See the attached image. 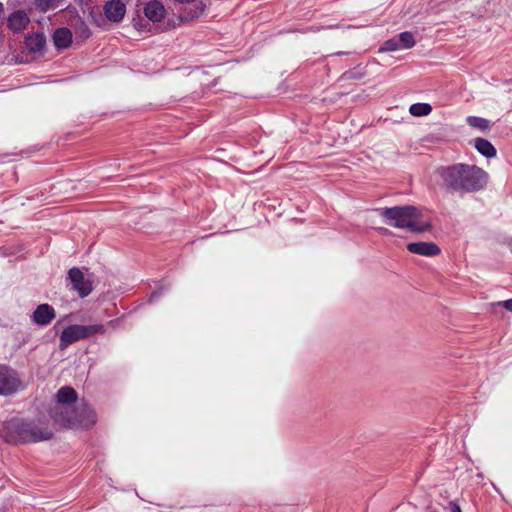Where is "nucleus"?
Instances as JSON below:
<instances>
[{"instance_id": "nucleus-16", "label": "nucleus", "mask_w": 512, "mask_h": 512, "mask_svg": "<svg viewBox=\"0 0 512 512\" xmlns=\"http://www.w3.org/2000/svg\"><path fill=\"white\" fill-rule=\"evenodd\" d=\"M70 415H75L82 418H88L89 416L93 419V422L89 425H83L84 427H89L95 423V414L94 411L87 406L86 404L82 403L77 406V410L71 412Z\"/></svg>"}, {"instance_id": "nucleus-17", "label": "nucleus", "mask_w": 512, "mask_h": 512, "mask_svg": "<svg viewBox=\"0 0 512 512\" xmlns=\"http://www.w3.org/2000/svg\"><path fill=\"white\" fill-rule=\"evenodd\" d=\"M432 107L428 103H415L409 108V112L416 117L427 116L431 113Z\"/></svg>"}, {"instance_id": "nucleus-4", "label": "nucleus", "mask_w": 512, "mask_h": 512, "mask_svg": "<svg viewBox=\"0 0 512 512\" xmlns=\"http://www.w3.org/2000/svg\"><path fill=\"white\" fill-rule=\"evenodd\" d=\"M13 429L20 440L24 442H40L53 438V431L41 421L21 420L13 424Z\"/></svg>"}, {"instance_id": "nucleus-1", "label": "nucleus", "mask_w": 512, "mask_h": 512, "mask_svg": "<svg viewBox=\"0 0 512 512\" xmlns=\"http://www.w3.org/2000/svg\"><path fill=\"white\" fill-rule=\"evenodd\" d=\"M447 189L452 191L475 192L483 189L487 183V173L468 164H454L438 170Z\"/></svg>"}, {"instance_id": "nucleus-3", "label": "nucleus", "mask_w": 512, "mask_h": 512, "mask_svg": "<svg viewBox=\"0 0 512 512\" xmlns=\"http://www.w3.org/2000/svg\"><path fill=\"white\" fill-rule=\"evenodd\" d=\"M56 400L57 403L55 407L50 411L51 417L56 422L68 427L89 425L93 422L90 416L88 418H82L70 415L71 405L77 400V393L72 387L65 386L60 388L56 394Z\"/></svg>"}, {"instance_id": "nucleus-24", "label": "nucleus", "mask_w": 512, "mask_h": 512, "mask_svg": "<svg viewBox=\"0 0 512 512\" xmlns=\"http://www.w3.org/2000/svg\"><path fill=\"white\" fill-rule=\"evenodd\" d=\"M451 512H462L459 505L453 503L451 507Z\"/></svg>"}, {"instance_id": "nucleus-9", "label": "nucleus", "mask_w": 512, "mask_h": 512, "mask_svg": "<svg viewBox=\"0 0 512 512\" xmlns=\"http://www.w3.org/2000/svg\"><path fill=\"white\" fill-rule=\"evenodd\" d=\"M409 252L421 256L432 257L440 253V248L432 242H414L407 245Z\"/></svg>"}, {"instance_id": "nucleus-22", "label": "nucleus", "mask_w": 512, "mask_h": 512, "mask_svg": "<svg viewBox=\"0 0 512 512\" xmlns=\"http://www.w3.org/2000/svg\"><path fill=\"white\" fill-rule=\"evenodd\" d=\"M55 2L56 0H36L35 5L40 11L45 12L56 7Z\"/></svg>"}, {"instance_id": "nucleus-10", "label": "nucleus", "mask_w": 512, "mask_h": 512, "mask_svg": "<svg viewBox=\"0 0 512 512\" xmlns=\"http://www.w3.org/2000/svg\"><path fill=\"white\" fill-rule=\"evenodd\" d=\"M104 10L109 20L119 22L125 15L126 7L120 0H112L105 5Z\"/></svg>"}, {"instance_id": "nucleus-19", "label": "nucleus", "mask_w": 512, "mask_h": 512, "mask_svg": "<svg viewBox=\"0 0 512 512\" xmlns=\"http://www.w3.org/2000/svg\"><path fill=\"white\" fill-rule=\"evenodd\" d=\"M467 123L471 127L477 128L482 131L488 130L490 128V122L487 119L477 116H469L467 118Z\"/></svg>"}, {"instance_id": "nucleus-8", "label": "nucleus", "mask_w": 512, "mask_h": 512, "mask_svg": "<svg viewBox=\"0 0 512 512\" xmlns=\"http://www.w3.org/2000/svg\"><path fill=\"white\" fill-rule=\"evenodd\" d=\"M56 316L55 310L49 304H40L32 314V321L40 326L48 325Z\"/></svg>"}, {"instance_id": "nucleus-20", "label": "nucleus", "mask_w": 512, "mask_h": 512, "mask_svg": "<svg viewBox=\"0 0 512 512\" xmlns=\"http://www.w3.org/2000/svg\"><path fill=\"white\" fill-rule=\"evenodd\" d=\"M83 332L85 334V338H89L96 334L103 335L106 332V329L103 324L83 325Z\"/></svg>"}, {"instance_id": "nucleus-13", "label": "nucleus", "mask_w": 512, "mask_h": 512, "mask_svg": "<svg viewBox=\"0 0 512 512\" xmlns=\"http://www.w3.org/2000/svg\"><path fill=\"white\" fill-rule=\"evenodd\" d=\"M53 41L57 48H68L72 42V33L68 28H58L54 32Z\"/></svg>"}, {"instance_id": "nucleus-25", "label": "nucleus", "mask_w": 512, "mask_h": 512, "mask_svg": "<svg viewBox=\"0 0 512 512\" xmlns=\"http://www.w3.org/2000/svg\"><path fill=\"white\" fill-rule=\"evenodd\" d=\"M203 10L204 8H200L198 11H196L193 15H192V18H197L199 17L202 13H203Z\"/></svg>"}, {"instance_id": "nucleus-15", "label": "nucleus", "mask_w": 512, "mask_h": 512, "mask_svg": "<svg viewBox=\"0 0 512 512\" xmlns=\"http://www.w3.org/2000/svg\"><path fill=\"white\" fill-rule=\"evenodd\" d=\"M475 148L478 150L479 153H481L487 158H491L496 155L495 147L486 139H475Z\"/></svg>"}, {"instance_id": "nucleus-21", "label": "nucleus", "mask_w": 512, "mask_h": 512, "mask_svg": "<svg viewBox=\"0 0 512 512\" xmlns=\"http://www.w3.org/2000/svg\"><path fill=\"white\" fill-rule=\"evenodd\" d=\"M398 49H401V47L399 45V42H398V39L397 38H392V39L387 40L383 44V46L380 48V51L388 52V51H395V50H398Z\"/></svg>"}, {"instance_id": "nucleus-14", "label": "nucleus", "mask_w": 512, "mask_h": 512, "mask_svg": "<svg viewBox=\"0 0 512 512\" xmlns=\"http://www.w3.org/2000/svg\"><path fill=\"white\" fill-rule=\"evenodd\" d=\"M46 43V38L42 33H35L26 37L25 44L29 51H41Z\"/></svg>"}, {"instance_id": "nucleus-23", "label": "nucleus", "mask_w": 512, "mask_h": 512, "mask_svg": "<svg viewBox=\"0 0 512 512\" xmlns=\"http://www.w3.org/2000/svg\"><path fill=\"white\" fill-rule=\"evenodd\" d=\"M493 305L503 306L506 310L512 312V299H508L505 301H499L497 303H494Z\"/></svg>"}, {"instance_id": "nucleus-26", "label": "nucleus", "mask_w": 512, "mask_h": 512, "mask_svg": "<svg viewBox=\"0 0 512 512\" xmlns=\"http://www.w3.org/2000/svg\"><path fill=\"white\" fill-rule=\"evenodd\" d=\"M378 231H379L380 233H382V234H389V233H390V232H389V230H388V229H386V228H378Z\"/></svg>"}, {"instance_id": "nucleus-12", "label": "nucleus", "mask_w": 512, "mask_h": 512, "mask_svg": "<svg viewBox=\"0 0 512 512\" xmlns=\"http://www.w3.org/2000/svg\"><path fill=\"white\" fill-rule=\"evenodd\" d=\"M29 21V17L24 11L17 10L9 16L8 27L14 32H21L26 28Z\"/></svg>"}, {"instance_id": "nucleus-27", "label": "nucleus", "mask_w": 512, "mask_h": 512, "mask_svg": "<svg viewBox=\"0 0 512 512\" xmlns=\"http://www.w3.org/2000/svg\"><path fill=\"white\" fill-rule=\"evenodd\" d=\"M84 31H85V37H88L89 36V30L87 27H84Z\"/></svg>"}, {"instance_id": "nucleus-7", "label": "nucleus", "mask_w": 512, "mask_h": 512, "mask_svg": "<svg viewBox=\"0 0 512 512\" xmlns=\"http://www.w3.org/2000/svg\"><path fill=\"white\" fill-rule=\"evenodd\" d=\"M82 339H86L85 334L83 332V325H70L61 332L59 348L61 350H64L69 345Z\"/></svg>"}, {"instance_id": "nucleus-5", "label": "nucleus", "mask_w": 512, "mask_h": 512, "mask_svg": "<svg viewBox=\"0 0 512 512\" xmlns=\"http://www.w3.org/2000/svg\"><path fill=\"white\" fill-rule=\"evenodd\" d=\"M20 380L16 371L1 365L0 366V395H11L20 387Z\"/></svg>"}, {"instance_id": "nucleus-6", "label": "nucleus", "mask_w": 512, "mask_h": 512, "mask_svg": "<svg viewBox=\"0 0 512 512\" xmlns=\"http://www.w3.org/2000/svg\"><path fill=\"white\" fill-rule=\"evenodd\" d=\"M68 278L72 283L73 289L78 292L81 298L88 296L92 292V282L85 279L83 272L73 267L68 272Z\"/></svg>"}, {"instance_id": "nucleus-2", "label": "nucleus", "mask_w": 512, "mask_h": 512, "mask_svg": "<svg viewBox=\"0 0 512 512\" xmlns=\"http://www.w3.org/2000/svg\"><path fill=\"white\" fill-rule=\"evenodd\" d=\"M376 211L387 224L396 228H406L413 233L429 231L432 227L429 220L423 219L422 211L412 205L379 208Z\"/></svg>"}, {"instance_id": "nucleus-18", "label": "nucleus", "mask_w": 512, "mask_h": 512, "mask_svg": "<svg viewBox=\"0 0 512 512\" xmlns=\"http://www.w3.org/2000/svg\"><path fill=\"white\" fill-rule=\"evenodd\" d=\"M397 39L401 49H409L415 45V38L411 32H402Z\"/></svg>"}, {"instance_id": "nucleus-11", "label": "nucleus", "mask_w": 512, "mask_h": 512, "mask_svg": "<svg viewBox=\"0 0 512 512\" xmlns=\"http://www.w3.org/2000/svg\"><path fill=\"white\" fill-rule=\"evenodd\" d=\"M164 5L157 0L149 1L144 7L145 16L153 22H160L165 16Z\"/></svg>"}]
</instances>
